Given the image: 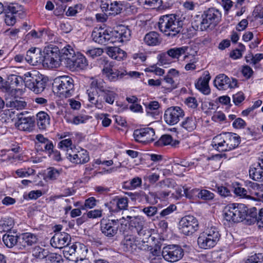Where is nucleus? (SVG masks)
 I'll list each match as a JSON object with an SVG mask.
<instances>
[{
	"instance_id": "f257e3e1",
	"label": "nucleus",
	"mask_w": 263,
	"mask_h": 263,
	"mask_svg": "<svg viewBox=\"0 0 263 263\" xmlns=\"http://www.w3.org/2000/svg\"><path fill=\"white\" fill-rule=\"evenodd\" d=\"M221 17L219 9L209 8L204 10L201 16H196L192 23V27L196 30H212L220 23Z\"/></svg>"
},
{
	"instance_id": "f03ea898",
	"label": "nucleus",
	"mask_w": 263,
	"mask_h": 263,
	"mask_svg": "<svg viewBox=\"0 0 263 263\" xmlns=\"http://www.w3.org/2000/svg\"><path fill=\"white\" fill-rule=\"evenodd\" d=\"M158 27L160 31L165 35L172 37L179 33L182 28V23L174 14L161 16L158 22Z\"/></svg>"
},
{
	"instance_id": "7ed1b4c3",
	"label": "nucleus",
	"mask_w": 263,
	"mask_h": 263,
	"mask_svg": "<svg viewBox=\"0 0 263 263\" xmlns=\"http://www.w3.org/2000/svg\"><path fill=\"white\" fill-rule=\"evenodd\" d=\"M240 141V138L236 134L224 133L213 138L212 145L219 152H226L237 147Z\"/></svg>"
},
{
	"instance_id": "20e7f679",
	"label": "nucleus",
	"mask_w": 263,
	"mask_h": 263,
	"mask_svg": "<svg viewBox=\"0 0 263 263\" xmlns=\"http://www.w3.org/2000/svg\"><path fill=\"white\" fill-rule=\"evenodd\" d=\"M220 238V234L217 228L212 226L206 228L200 234L197 243L200 248L209 249L216 246Z\"/></svg>"
},
{
	"instance_id": "39448f33",
	"label": "nucleus",
	"mask_w": 263,
	"mask_h": 263,
	"mask_svg": "<svg viewBox=\"0 0 263 263\" xmlns=\"http://www.w3.org/2000/svg\"><path fill=\"white\" fill-rule=\"evenodd\" d=\"M247 211L248 208L243 204H231L225 208L224 218L230 222H239L246 218Z\"/></svg>"
},
{
	"instance_id": "423d86ee",
	"label": "nucleus",
	"mask_w": 263,
	"mask_h": 263,
	"mask_svg": "<svg viewBox=\"0 0 263 263\" xmlns=\"http://www.w3.org/2000/svg\"><path fill=\"white\" fill-rule=\"evenodd\" d=\"M26 87L36 93L42 92L45 88L46 79L43 75L34 72H27L24 75Z\"/></svg>"
},
{
	"instance_id": "0eeeda50",
	"label": "nucleus",
	"mask_w": 263,
	"mask_h": 263,
	"mask_svg": "<svg viewBox=\"0 0 263 263\" xmlns=\"http://www.w3.org/2000/svg\"><path fill=\"white\" fill-rule=\"evenodd\" d=\"M74 81L69 76H63L54 80L55 92L61 98L70 97L74 92Z\"/></svg>"
},
{
	"instance_id": "6e6552de",
	"label": "nucleus",
	"mask_w": 263,
	"mask_h": 263,
	"mask_svg": "<svg viewBox=\"0 0 263 263\" xmlns=\"http://www.w3.org/2000/svg\"><path fill=\"white\" fill-rule=\"evenodd\" d=\"M44 66L49 68L59 67L62 62L59 48L55 45H49L43 50Z\"/></svg>"
},
{
	"instance_id": "1a4fd4ad",
	"label": "nucleus",
	"mask_w": 263,
	"mask_h": 263,
	"mask_svg": "<svg viewBox=\"0 0 263 263\" xmlns=\"http://www.w3.org/2000/svg\"><path fill=\"white\" fill-rule=\"evenodd\" d=\"M198 221L193 216H185L182 217L179 222L180 232L186 236L193 234L198 230Z\"/></svg>"
},
{
	"instance_id": "9d476101",
	"label": "nucleus",
	"mask_w": 263,
	"mask_h": 263,
	"mask_svg": "<svg viewBox=\"0 0 263 263\" xmlns=\"http://www.w3.org/2000/svg\"><path fill=\"white\" fill-rule=\"evenodd\" d=\"M162 255L165 260L173 262L179 260L183 257L184 251L178 245H168L163 247Z\"/></svg>"
},
{
	"instance_id": "9b49d317",
	"label": "nucleus",
	"mask_w": 263,
	"mask_h": 263,
	"mask_svg": "<svg viewBox=\"0 0 263 263\" xmlns=\"http://www.w3.org/2000/svg\"><path fill=\"white\" fill-rule=\"evenodd\" d=\"M124 219L123 217L122 219ZM122 219H102L100 222L101 231L105 236L112 238L118 233L119 224Z\"/></svg>"
},
{
	"instance_id": "f8f14e48",
	"label": "nucleus",
	"mask_w": 263,
	"mask_h": 263,
	"mask_svg": "<svg viewBox=\"0 0 263 263\" xmlns=\"http://www.w3.org/2000/svg\"><path fill=\"white\" fill-rule=\"evenodd\" d=\"M184 115V111L181 107L172 106L165 111L164 120L167 124L174 125L178 123Z\"/></svg>"
},
{
	"instance_id": "ddd939ff",
	"label": "nucleus",
	"mask_w": 263,
	"mask_h": 263,
	"mask_svg": "<svg viewBox=\"0 0 263 263\" xmlns=\"http://www.w3.org/2000/svg\"><path fill=\"white\" fill-rule=\"evenodd\" d=\"M91 37L94 42L103 45L114 44L112 31L110 30H105L102 27L95 28L92 32Z\"/></svg>"
},
{
	"instance_id": "4468645a",
	"label": "nucleus",
	"mask_w": 263,
	"mask_h": 263,
	"mask_svg": "<svg viewBox=\"0 0 263 263\" xmlns=\"http://www.w3.org/2000/svg\"><path fill=\"white\" fill-rule=\"evenodd\" d=\"M101 64L103 65V74L110 81H115L127 74L126 71L113 68V63L105 60H102Z\"/></svg>"
},
{
	"instance_id": "2eb2a0df",
	"label": "nucleus",
	"mask_w": 263,
	"mask_h": 263,
	"mask_svg": "<svg viewBox=\"0 0 263 263\" xmlns=\"http://www.w3.org/2000/svg\"><path fill=\"white\" fill-rule=\"evenodd\" d=\"M133 136L136 141L144 143L153 142L156 139L155 130L151 127L137 129L134 130Z\"/></svg>"
},
{
	"instance_id": "dca6fc26",
	"label": "nucleus",
	"mask_w": 263,
	"mask_h": 263,
	"mask_svg": "<svg viewBox=\"0 0 263 263\" xmlns=\"http://www.w3.org/2000/svg\"><path fill=\"white\" fill-rule=\"evenodd\" d=\"M215 86L219 90H227L237 86V80L236 79L231 80L224 74L217 76L214 81Z\"/></svg>"
},
{
	"instance_id": "f3484780",
	"label": "nucleus",
	"mask_w": 263,
	"mask_h": 263,
	"mask_svg": "<svg viewBox=\"0 0 263 263\" xmlns=\"http://www.w3.org/2000/svg\"><path fill=\"white\" fill-rule=\"evenodd\" d=\"M65 65L71 70L84 69L88 66V61L83 54L78 53L71 59H67Z\"/></svg>"
},
{
	"instance_id": "a211bd4d",
	"label": "nucleus",
	"mask_w": 263,
	"mask_h": 263,
	"mask_svg": "<svg viewBox=\"0 0 263 263\" xmlns=\"http://www.w3.org/2000/svg\"><path fill=\"white\" fill-rule=\"evenodd\" d=\"M141 241L143 242V248L142 249L147 250L149 251L148 256V259L151 263H161L162 261V252L161 248L159 246H155L152 248L148 246L147 243V241L145 240L144 238H140Z\"/></svg>"
},
{
	"instance_id": "6ab92c4d",
	"label": "nucleus",
	"mask_w": 263,
	"mask_h": 263,
	"mask_svg": "<svg viewBox=\"0 0 263 263\" xmlns=\"http://www.w3.org/2000/svg\"><path fill=\"white\" fill-rule=\"evenodd\" d=\"M25 60L32 65L42 64L44 65L43 54L40 48L32 47L27 51Z\"/></svg>"
},
{
	"instance_id": "aec40b11",
	"label": "nucleus",
	"mask_w": 263,
	"mask_h": 263,
	"mask_svg": "<svg viewBox=\"0 0 263 263\" xmlns=\"http://www.w3.org/2000/svg\"><path fill=\"white\" fill-rule=\"evenodd\" d=\"M70 240L71 236L68 233L64 232L56 233L51 238L50 244L55 248L62 249L68 246Z\"/></svg>"
},
{
	"instance_id": "412c9836",
	"label": "nucleus",
	"mask_w": 263,
	"mask_h": 263,
	"mask_svg": "<svg viewBox=\"0 0 263 263\" xmlns=\"http://www.w3.org/2000/svg\"><path fill=\"white\" fill-rule=\"evenodd\" d=\"M114 43L117 42H124L128 41L131 36V31L125 26H120L117 27L114 30H111Z\"/></svg>"
},
{
	"instance_id": "4be33fe9",
	"label": "nucleus",
	"mask_w": 263,
	"mask_h": 263,
	"mask_svg": "<svg viewBox=\"0 0 263 263\" xmlns=\"http://www.w3.org/2000/svg\"><path fill=\"white\" fill-rule=\"evenodd\" d=\"M126 219L129 221V225L136 229L139 236L141 237L146 235L145 239H148L150 235L148 232L146 233V230H144L143 229L144 221L141 217L128 216Z\"/></svg>"
},
{
	"instance_id": "5701e85b",
	"label": "nucleus",
	"mask_w": 263,
	"mask_h": 263,
	"mask_svg": "<svg viewBox=\"0 0 263 263\" xmlns=\"http://www.w3.org/2000/svg\"><path fill=\"white\" fill-rule=\"evenodd\" d=\"M17 121L15 123V126L20 130L30 132L33 129L34 121L31 117H24V114L21 113L17 115Z\"/></svg>"
},
{
	"instance_id": "b1692460",
	"label": "nucleus",
	"mask_w": 263,
	"mask_h": 263,
	"mask_svg": "<svg viewBox=\"0 0 263 263\" xmlns=\"http://www.w3.org/2000/svg\"><path fill=\"white\" fill-rule=\"evenodd\" d=\"M105 205L108 208L110 212H117L118 210H125L128 206L127 197H116L109 203H106Z\"/></svg>"
},
{
	"instance_id": "393cba45",
	"label": "nucleus",
	"mask_w": 263,
	"mask_h": 263,
	"mask_svg": "<svg viewBox=\"0 0 263 263\" xmlns=\"http://www.w3.org/2000/svg\"><path fill=\"white\" fill-rule=\"evenodd\" d=\"M67 158L72 163L76 164H84L89 160L88 153L86 150L81 149L73 155L67 153Z\"/></svg>"
},
{
	"instance_id": "a878e982",
	"label": "nucleus",
	"mask_w": 263,
	"mask_h": 263,
	"mask_svg": "<svg viewBox=\"0 0 263 263\" xmlns=\"http://www.w3.org/2000/svg\"><path fill=\"white\" fill-rule=\"evenodd\" d=\"M211 79L209 73L204 74L198 79L195 83L196 88L204 95H209L210 93V89L209 82Z\"/></svg>"
},
{
	"instance_id": "bb28decb",
	"label": "nucleus",
	"mask_w": 263,
	"mask_h": 263,
	"mask_svg": "<svg viewBox=\"0 0 263 263\" xmlns=\"http://www.w3.org/2000/svg\"><path fill=\"white\" fill-rule=\"evenodd\" d=\"M263 169L258 164H254L252 165L249 169L250 177L256 181L263 182Z\"/></svg>"
},
{
	"instance_id": "cd10ccee",
	"label": "nucleus",
	"mask_w": 263,
	"mask_h": 263,
	"mask_svg": "<svg viewBox=\"0 0 263 263\" xmlns=\"http://www.w3.org/2000/svg\"><path fill=\"white\" fill-rule=\"evenodd\" d=\"M50 117L45 112L41 111L36 115L37 125L40 129L45 130L50 124Z\"/></svg>"
},
{
	"instance_id": "c85d7f7f",
	"label": "nucleus",
	"mask_w": 263,
	"mask_h": 263,
	"mask_svg": "<svg viewBox=\"0 0 263 263\" xmlns=\"http://www.w3.org/2000/svg\"><path fill=\"white\" fill-rule=\"evenodd\" d=\"M38 241L37 236L31 233H25L22 234L20 243L24 247L31 246L36 243Z\"/></svg>"
},
{
	"instance_id": "c756f323",
	"label": "nucleus",
	"mask_w": 263,
	"mask_h": 263,
	"mask_svg": "<svg viewBox=\"0 0 263 263\" xmlns=\"http://www.w3.org/2000/svg\"><path fill=\"white\" fill-rule=\"evenodd\" d=\"M107 53L109 57L118 61L123 60L126 55L125 51L117 47H108Z\"/></svg>"
},
{
	"instance_id": "7c9ffc66",
	"label": "nucleus",
	"mask_w": 263,
	"mask_h": 263,
	"mask_svg": "<svg viewBox=\"0 0 263 263\" xmlns=\"http://www.w3.org/2000/svg\"><path fill=\"white\" fill-rule=\"evenodd\" d=\"M144 41L148 46H156L159 44L161 40L158 33L155 31H151L146 34Z\"/></svg>"
},
{
	"instance_id": "2f4dec72",
	"label": "nucleus",
	"mask_w": 263,
	"mask_h": 263,
	"mask_svg": "<svg viewBox=\"0 0 263 263\" xmlns=\"http://www.w3.org/2000/svg\"><path fill=\"white\" fill-rule=\"evenodd\" d=\"M89 101L93 104L96 107L99 109H102L103 107V102L99 100V95L97 91L95 90L88 89L87 91Z\"/></svg>"
},
{
	"instance_id": "473e14b6",
	"label": "nucleus",
	"mask_w": 263,
	"mask_h": 263,
	"mask_svg": "<svg viewBox=\"0 0 263 263\" xmlns=\"http://www.w3.org/2000/svg\"><path fill=\"white\" fill-rule=\"evenodd\" d=\"M18 238V236L12 235L10 232L7 233L3 236V241L7 248H12L17 244Z\"/></svg>"
},
{
	"instance_id": "72a5a7b5",
	"label": "nucleus",
	"mask_w": 263,
	"mask_h": 263,
	"mask_svg": "<svg viewBox=\"0 0 263 263\" xmlns=\"http://www.w3.org/2000/svg\"><path fill=\"white\" fill-rule=\"evenodd\" d=\"M122 248L125 252H132L135 246V238L133 235H126L121 242Z\"/></svg>"
},
{
	"instance_id": "f704fd0d",
	"label": "nucleus",
	"mask_w": 263,
	"mask_h": 263,
	"mask_svg": "<svg viewBox=\"0 0 263 263\" xmlns=\"http://www.w3.org/2000/svg\"><path fill=\"white\" fill-rule=\"evenodd\" d=\"M26 105L27 103L23 101L18 100L15 98L12 99H6V106L7 107L21 110L24 108Z\"/></svg>"
},
{
	"instance_id": "c9c22d12",
	"label": "nucleus",
	"mask_w": 263,
	"mask_h": 263,
	"mask_svg": "<svg viewBox=\"0 0 263 263\" xmlns=\"http://www.w3.org/2000/svg\"><path fill=\"white\" fill-rule=\"evenodd\" d=\"M189 47L187 46H182L178 48H174L169 49L167 52L170 57L173 59H178L179 57L186 53Z\"/></svg>"
},
{
	"instance_id": "e433bc0d",
	"label": "nucleus",
	"mask_w": 263,
	"mask_h": 263,
	"mask_svg": "<svg viewBox=\"0 0 263 263\" xmlns=\"http://www.w3.org/2000/svg\"><path fill=\"white\" fill-rule=\"evenodd\" d=\"M181 126L189 132L194 130L196 127V121L195 118L193 117H186L181 122Z\"/></svg>"
},
{
	"instance_id": "4c0bfd02",
	"label": "nucleus",
	"mask_w": 263,
	"mask_h": 263,
	"mask_svg": "<svg viewBox=\"0 0 263 263\" xmlns=\"http://www.w3.org/2000/svg\"><path fill=\"white\" fill-rule=\"evenodd\" d=\"M142 184V179L136 177L132 179L124 182L123 187L126 189L133 190L140 187Z\"/></svg>"
},
{
	"instance_id": "58836bf2",
	"label": "nucleus",
	"mask_w": 263,
	"mask_h": 263,
	"mask_svg": "<svg viewBox=\"0 0 263 263\" xmlns=\"http://www.w3.org/2000/svg\"><path fill=\"white\" fill-rule=\"evenodd\" d=\"M90 89L95 90L98 89L101 92H105L107 89H106L105 82L101 79H92L90 83Z\"/></svg>"
},
{
	"instance_id": "ea45409f",
	"label": "nucleus",
	"mask_w": 263,
	"mask_h": 263,
	"mask_svg": "<svg viewBox=\"0 0 263 263\" xmlns=\"http://www.w3.org/2000/svg\"><path fill=\"white\" fill-rule=\"evenodd\" d=\"M13 220L11 218H6L0 221V232H8L13 228Z\"/></svg>"
},
{
	"instance_id": "a19ab883",
	"label": "nucleus",
	"mask_w": 263,
	"mask_h": 263,
	"mask_svg": "<svg viewBox=\"0 0 263 263\" xmlns=\"http://www.w3.org/2000/svg\"><path fill=\"white\" fill-rule=\"evenodd\" d=\"M159 144L163 145H170L173 147H176L178 145L179 142L178 140H173L171 136L169 135H164L161 136L158 141Z\"/></svg>"
},
{
	"instance_id": "79ce46f5",
	"label": "nucleus",
	"mask_w": 263,
	"mask_h": 263,
	"mask_svg": "<svg viewBox=\"0 0 263 263\" xmlns=\"http://www.w3.org/2000/svg\"><path fill=\"white\" fill-rule=\"evenodd\" d=\"M62 172V168L57 169L53 167L47 168L46 177L51 180L57 179Z\"/></svg>"
},
{
	"instance_id": "37998d69",
	"label": "nucleus",
	"mask_w": 263,
	"mask_h": 263,
	"mask_svg": "<svg viewBox=\"0 0 263 263\" xmlns=\"http://www.w3.org/2000/svg\"><path fill=\"white\" fill-rule=\"evenodd\" d=\"M48 251L39 246H36L32 250V255L35 258L39 259L46 258Z\"/></svg>"
},
{
	"instance_id": "c03bdc74",
	"label": "nucleus",
	"mask_w": 263,
	"mask_h": 263,
	"mask_svg": "<svg viewBox=\"0 0 263 263\" xmlns=\"http://www.w3.org/2000/svg\"><path fill=\"white\" fill-rule=\"evenodd\" d=\"M63 54L61 57L62 62H63L64 64L67 63V59L73 58L76 54H75L74 50L69 45L65 47L63 49Z\"/></svg>"
},
{
	"instance_id": "a18cd8bd",
	"label": "nucleus",
	"mask_w": 263,
	"mask_h": 263,
	"mask_svg": "<svg viewBox=\"0 0 263 263\" xmlns=\"http://www.w3.org/2000/svg\"><path fill=\"white\" fill-rule=\"evenodd\" d=\"M161 0H141L140 4L144 7L154 9L159 7L161 6Z\"/></svg>"
},
{
	"instance_id": "49530a36",
	"label": "nucleus",
	"mask_w": 263,
	"mask_h": 263,
	"mask_svg": "<svg viewBox=\"0 0 263 263\" xmlns=\"http://www.w3.org/2000/svg\"><path fill=\"white\" fill-rule=\"evenodd\" d=\"M23 78L15 74H11L8 78L7 83L10 87L14 88L18 86L22 83Z\"/></svg>"
},
{
	"instance_id": "de8ad7c7",
	"label": "nucleus",
	"mask_w": 263,
	"mask_h": 263,
	"mask_svg": "<svg viewBox=\"0 0 263 263\" xmlns=\"http://www.w3.org/2000/svg\"><path fill=\"white\" fill-rule=\"evenodd\" d=\"M177 210V206L173 204H170L165 209L162 210L159 214V215L157 217V218H167L168 216L171 215L175 211Z\"/></svg>"
},
{
	"instance_id": "09e8293b",
	"label": "nucleus",
	"mask_w": 263,
	"mask_h": 263,
	"mask_svg": "<svg viewBox=\"0 0 263 263\" xmlns=\"http://www.w3.org/2000/svg\"><path fill=\"white\" fill-rule=\"evenodd\" d=\"M122 10V5L117 2L114 1L110 3V12L107 13V14L115 16L120 13Z\"/></svg>"
},
{
	"instance_id": "8fccbe9b",
	"label": "nucleus",
	"mask_w": 263,
	"mask_h": 263,
	"mask_svg": "<svg viewBox=\"0 0 263 263\" xmlns=\"http://www.w3.org/2000/svg\"><path fill=\"white\" fill-rule=\"evenodd\" d=\"M131 199L133 200H137L139 202L145 201L148 200L147 195L143 191L130 193Z\"/></svg>"
},
{
	"instance_id": "3c124183",
	"label": "nucleus",
	"mask_w": 263,
	"mask_h": 263,
	"mask_svg": "<svg viewBox=\"0 0 263 263\" xmlns=\"http://www.w3.org/2000/svg\"><path fill=\"white\" fill-rule=\"evenodd\" d=\"M182 61L186 64L197 63L198 59L197 58V52L195 51L194 53H190L187 51L186 53L184 54Z\"/></svg>"
},
{
	"instance_id": "603ef678",
	"label": "nucleus",
	"mask_w": 263,
	"mask_h": 263,
	"mask_svg": "<svg viewBox=\"0 0 263 263\" xmlns=\"http://www.w3.org/2000/svg\"><path fill=\"white\" fill-rule=\"evenodd\" d=\"M214 194L207 190H199L198 198L203 200H211L214 199Z\"/></svg>"
},
{
	"instance_id": "864d4df0",
	"label": "nucleus",
	"mask_w": 263,
	"mask_h": 263,
	"mask_svg": "<svg viewBox=\"0 0 263 263\" xmlns=\"http://www.w3.org/2000/svg\"><path fill=\"white\" fill-rule=\"evenodd\" d=\"M199 189H184V194L186 198L193 199L199 197Z\"/></svg>"
},
{
	"instance_id": "5fc2aeb1",
	"label": "nucleus",
	"mask_w": 263,
	"mask_h": 263,
	"mask_svg": "<svg viewBox=\"0 0 263 263\" xmlns=\"http://www.w3.org/2000/svg\"><path fill=\"white\" fill-rule=\"evenodd\" d=\"M103 98L105 102L109 104H112L114 102L117 94L112 91L106 90L104 92Z\"/></svg>"
},
{
	"instance_id": "6e6d98bb",
	"label": "nucleus",
	"mask_w": 263,
	"mask_h": 263,
	"mask_svg": "<svg viewBox=\"0 0 263 263\" xmlns=\"http://www.w3.org/2000/svg\"><path fill=\"white\" fill-rule=\"evenodd\" d=\"M46 258V260L49 261V263H60L62 260L61 255L53 253H47Z\"/></svg>"
},
{
	"instance_id": "4d7b16f0",
	"label": "nucleus",
	"mask_w": 263,
	"mask_h": 263,
	"mask_svg": "<svg viewBox=\"0 0 263 263\" xmlns=\"http://www.w3.org/2000/svg\"><path fill=\"white\" fill-rule=\"evenodd\" d=\"M97 200L93 197H91L85 200L84 204L81 206L82 210H86L87 209H92L97 204Z\"/></svg>"
},
{
	"instance_id": "13d9d810",
	"label": "nucleus",
	"mask_w": 263,
	"mask_h": 263,
	"mask_svg": "<svg viewBox=\"0 0 263 263\" xmlns=\"http://www.w3.org/2000/svg\"><path fill=\"white\" fill-rule=\"evenodd\" d=\"M163 81L166 84L163 85V87H166L167 89L172 90L176 88V85L172 77L166 75L164 77Z\"/></svg>"
},
{
	"instance_id": "bf43d9fd",
	"label": "nucleus",
	"mask_w": 263,
	"mask_h": 263,
	"mask_svg": "<svg viewBox=\"0 0 263 263\" xmlns=\"http://www.w3.org/2000/svg\"><path fill=\"white\" fill-rule=\"evenodd\" d=\"M86 55L94 59L100 56L103 53V50L100 48H94L85 51Z\"/></svg>"
},
{
	"instance_id": "052dcab7",
	"label": "nucleus",
	"mask_w": 263,
	"mask_h": 263,
	"mask_svg": "<svg viewBox=\"0 0 263 263\" xmlns=\"http://www.w3.org/2000/svg\"><path fill=\"white\" fill-rule=\"evenodd\" d=\"M80 243H76L73 244L70 247L68 246H66V247L64 248L63 253L64 256L65 257H68V255H72L73 254H74L77 251V249L78 248V246H80Z\"/></svg>"
},
{
	"instance_id": "680f3d73",
	"label": "nucleus",
	"mask_w": 263,
	"mask_h": 263,
	"mask_svg": "<svg viewBox=\"0 0 263 263\" xmlns=\"http://www.w3.org/2000/svg\"><path fill=\"white\" fill-rule=\"evenodd\" d=\"M72 142L71 139H67L60 141L59 143V147L63 148L67 152L72 149Z\"/></svg>"
},
{
	"instance_id": "e2e57ef3",
	"label": "nucleus",
	"mask_w": 263,
	"mask_h": 263,
	"mask_svg": "<svg viewBox=\"0 0 263 263\" xmlns=\"http://www.w3.org/2000/svg\"><path fill=\"white\" fill-rule=\"evenodd\" d=\"M175 182L174 180L170 178H167L159 182L157 185L161 188H173L175 186Z\"/></svg>"
},
{
	"instance_id": "0e129e2a",
	"label": "nucleus",
	"mask_w": 263,
	"mask_h": 263,
	"mask_svg": "<svg viewBox=\"0 0 263 263\" xmlns=\"http://www.w3.org/2000/svg\"><path fill=\"white\" fill-rule=\"evenodd\" d=\"M142 211L147 217H152L157 213L158 208L155 206H149L143 208Z\"/></svg>"
},
{
	"instance_id": "69168bd1",
	"label": "nucleus",
	"mask_w": 263,
	"mask_h": 263,
	"mask_svg": "<svg viewBox=\"0 0 263 263\" xmlns=\"http://www.w3.org/2000/svg\"><path fill=\"white\" fill-rule=\"evenodd\" d=\"M108 115L107 114H100L96 115V118L98 120H102V124L103 126L107 127L111 123V120L108 118Z\"/></svg>"
},
{
	"instance_id": "338daca9",
	"label": "nucleus",
	"mask_w": 263,
	"mask_h": 263,
	"mask_svg": "<svg viewBox=\"0 0 263 263\" xmlns=\"http://www.w3.org/2000/svg\"><path fill=\"white\" fill-rule=\"evenodd\" d=\"M234 193L236 195L241 196L243 198L248 199L251 198V196L248 195V191L244 188L238 186L234 190Z\"/></svg>"
},
{
	"instance_id": "774afa93",
	"label": "nucleus",
	"mask_w": 263,
	"mask_h": 263,
	"mask_svg": "<svg viewBox=\"0 0 263 263\" xmlns=\"http://www.w3.org/2000/svg\"><path fill=\"white\" fill-rule=\"evenodd\" d=\"M246 263H263V255L258 254L252 256L248 259Z\"/></svg>"
}]
</instances>
